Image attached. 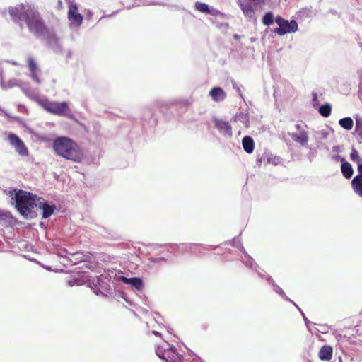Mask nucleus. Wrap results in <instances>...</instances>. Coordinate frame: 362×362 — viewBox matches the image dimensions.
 I'll use <instances>...</instances> for the list:
<instances>
[{"instance_id": "f257e3e1", "label": "nucleus", "mask_w": 362, "mask_h": 362, "mask_svg": "<svg viewBox=\"0 0 362 362\" xmlns=\"http://www.w3.org/2000/svg\"><path fill=\"white\" fill-rule=\"evenodd\" d=\"M9 14L14 21L18 23L25 22L30 32L36 38L45 40L47 47L53 52L62 54L63 47L59 38L54 31L45 25L37 8L30 5L25 6L23 4H21L16 7H10Z\"/></svg>"}, {"instance_id": "f03ea898", "label": "nucleus", "mask_w": 362, "mask_h": 362, "mask_svg": "<svg viewBox=\"0 0 362 362\" xmlns=\"http://www.w3.org/2000/svg\"><path fill=\"white\" fill-rule=\"evenodd\" d=\"M54 153L66 160L74 162H81L83 154L78 144L67 136H58L52 144Z\"/></svg>"}, {"instance_id": "7ed1b4c3", "label": "nucleus", "mask_w": 362, "mask_h": 362, "mask_svg": "<svg viewBox=\"0 0 362 362\" xmlns=\"http://www.w3.org/2000/svg\"><path fill=\"white\" fill-rule=\"evenodd\" d=\"M38 199L37 195L23 189H15V194L11 197V199L15 202L17 211L27 219L37 217V214L33 209L37 208Z\"/></svg>"}, {"instance_id": "20e7f679", "label": "nucleus", "mask_w": 362, "mask_h": 362, "mask_svg": "<svg viewBox=\"0 0 362 362\" xmlns=\"http://www.w3.org/2000/svg\"><path fill=\"white\" fill-rule=\"evenodd\" d=\"M38 103L48 112L60 116L66 117L70 119L74 118L69 104L66 101L57 102L50 101L48 99L39 100Z\"/></svg>"}, {"instance_id": "39448f33", "label": "nucleus", "mask_w": 362, "mask_h": 362, "mask_svg": "<svg viewBox=\"0 0 362 362\" xmlns=\"http://www.w3.org/2000/svg\"><path fill=\"white\" fill-rule=\"evenodd\" d=\"M275 22L279 25L273 32L278 35L282 36L287 33H295L298 30V23L296 20L291 21L284 19L281 16H277L275 18Z\"/></svg>"}, {"instance_id": "423d86ee", "label": "nucleus", "mask_w": 362, "mask_h": 362, "mask_svg": "<svg viewBox=\"0 0 362 362\" xmlns=\"http://www.w3.org/2000/svg\"><path fill=\"white\" fill-rule=\"evenodd\" d=\"M295 131L288 132V135L292 139L300 144L302 146H305L308 142V132L306 131L307 125L301 122H297L295 126Z\"/></svg>"}, {"instance_id": "0eeeda50", "label": "nucleus", "mask_w": 362, "mask_h": 362, "mask_svg": "<svg viewBox=\"0 0 362 362\" xmlns=\"http://www.w3.org/2000/svg\"><path fill=\"white\" fill-rule=\"evenodd\" d=\"M156 352L157 356L165 362H185L182 355L177 352L175 346H171L166 349H162L158 346Z\"/></svg>"}, {"instance_id": "6e6552de", "label": "nucleus", "mask_w": 362, "mask_h": 362, "mask_svg": "<svg viewBox=\"0 0 362 362\" xmlns=\"http://www.w3.org/2000/svg\"><path fill=\"white\" fill-rule=\"evenodd\" d=\"M8 140L11 146L15 148L16 151L21 156H28V150L23 141L18 136L13 133H10L8 136Z\"/></svg>"}, {"instance_id": "1a4fd4ad", "label": "nucleus", "mask_w": 362, "mask_h": 362, "mask_svg": "<svg viewBox=\"0 0 362 362\" xmlns=\"http://www.w3.org/2000/svg\"><path fill=\"white\" fill-rule=\"evenodd\" d=\"M212 122L214 123L215 128L225 137H231L233 136L232 127L226 120L221 119L214 116Z\"/></svg>"}, {"instance_id": "9d476101", "label": "nucleus", "mask_w": 362, "mask_h": 362, "mask_svg": "<svg viewBox=\"0 0 362 362\" xmlns=\"http://www.w3.org/2000/svg\"><path fill=\"white\" fill-rule=\"evenodd\" d=\"M37 208L42 210V218H48L54 212L57 207L54 204H49L44 198L39 197Z\"/></svg>"}, {"instance_id": "9b49d317", "label": "nucleus", "mask_w": 362, "mask_h": 362, "mask_svg": "<svg viewBox=\"0 0 362 362\" xmlns=\"http://www.w3.org/2000/svg\"><path fill=\"white\" fill-rule=\"evenodd\" d=\"M68 19L74 25L79 26L83 22V16L78 12V6L75 4L69 6Z\"/></svg>"}, {"instance_id": "f8f14e48", "label": "nucleus", "mask_w": 362, "mask_h": 362, "mask_svg": "<svg viewBox=\"0 0 362 362\" xmlns=\"http://www.w3.org/2000/svg\"><path fill=\"white\" fill-rule=\"evenodd\" d=\"M258 276L262 279L267 280L271 284L274 291L279 296H280L283 299L289 302L292 301V300H291L286 296L284 290L275 283V281L273 280L271 276L267 274H263L262 272H258Z\"/></svg>"}, {"instance_id": "ddd939ff", "label": "nucleus", "mask_w": 362, "mask_h": 362, "mask_svg": "<svg viewBox=\"0 0 362 362\" xmlns=\"http://www.w3.org/2000/svg\"><path fill=\"white\" fill-rule=\"evenodd\" d=\"M93 286H91V288L97 296L102 295L104 296H107L108 294L110 293V288H107V284L100 278L97 277L96 284L93 283Z\"/></svg>"}, {"instance_id": "4468645a", "label": "nucleus", "mask_w": 362, "mask_h": 362, "mask_svg": "<svg viewBox=\"0 0 362 362\" xmlns=\"http://www.w3.org/2000/svg\"><path fill=\"white\" fill-rule=\"evenodd\" d=\"M118 279L124 284L130 285L137 291H141L144 287L143 280L139 277L127 278L126 276L119 275L118 276Z\"/></svg>"}, {"instance_id": "2eb2a0df", "label": "nucleus", "mask_w": 362, "mask_h": 362, "mask_svg": "<svg viewBox=\"0 0 362 362\" xmlns=\"http://www.w3.org/2000/svg\"><path fill=\"white\" fill-rule=\"evenodd\" d=\"M238 5L241 8L245 16L250 20H255V10L254 6L250 2L244 3L240 0H238Z\"/></svg>"}, {"instance_id": "dca6fc26", "label": "nucleus", "mask_w": 362, "mask_h": 362, "mask_svg": "<svg viewBox=\"0 0 362 362\" xmlns=\"http://www.w3.org/2000/svg\"><path fill=\"white\" fill-rule=\"evenodd\" d=\"M69 256L70 257L68 259V262H70L72 264H77L80 262H88L90 259V256L89 255H85L81 252L71 253L69 254Z\"/></svg>"}, {"instance_id": "f3484780", "label": "nucleus", "mask_w": 362, "mask_h": 362, "mask_svg": "<svg viewBox=\"0 0 362 362\" xmlns=\"http://www.w3.org/2000/svg\"><path fill=\"white\" fill-rule=\"evenodd\" d=\"M209 95L215 102H221L226 98V93L220 87H214L209 92Z\"/></svg>"}, {"instance_id": "a211bd4d", "label": "nucleus", "mask_w": 362, "mask_h": 362, "mask_svg": "<svg viewBox=\"0 0 362 362\" xmlns=\"http://www.w3.org/2000/svg\"><path fill=\"white\" fill-rule=\"evenodd\" d=\"M141 119L147 121L151 126H154L157 123L156 119L153 118V112L151 107H144L142 110Z\"/></svg>"}, {"instance_id": "6ab92c4d", "label": "nucleus", "mask_w": 362, "mask_h": 362, "mask_svg": "<svg viewBox=\"0 0 362 362\" xmlns=\"http://www.w3.org/2000/svg\"><path fill=\"white\" fill-rule=\"evenodd\" d=\"M351 186L355 193L362 197V173H359L353 178Z\"/></svg>"}, {"instance_id": "aec40b11", "label": "nucleus", "mask_w": 362, "mask_h": 362, "mask_svg": "<svg viewBox=\"0 0 362 362\" xmlns=\"http://www.w3.org/2000/svg\"><path fill=\"white\" fill-rule=\"evenodd\" d=\"M242 145L244 151L247 153H251L254 151L255 143L252 138L250 136H245L242 139Z\"/></svg>"}, {"instance_id": "412c9836", "label": "nucleus", "mask_w": 362, "mask_h": 362, "mask_svg": "<svg viewBox=\"0 0 362 362\" xmlns=\"http://www.w3.org/2000/svg\"><path fill=\"white\" fill-rule=\"evenodd\" d=\"M319 358L322 361H329L332 356V347L328 345L323 346L319 351Z\"/></svg>"}, {"instance_id": "4be33fe9", "label": "nucleus", "mask_w": 362, "mask_h": 362, "mask_svg": "<svg viewBox=\"0 0 362 362\" xmlns=\"http://www.w3.org/2000/svg\"><path fill=\"white\" fill-rule=\"evenodd\" d=\"M341 171L343 176L346 179H350L354 173L351 165L346 160H343V163L341 165Z\"/></svg>"}, {"instance_id": "5701e85b", "label": "nucleus", "mask_w": 362, "mask_h": 362, "mask_svg": "<svg viewBox=\"0 0 362 362\" xmlns=\"http://www.w3.org/2000/svg\"><path fill=\"white\" fill-rule=\"evenodd\" d=\"M19 88L21 89L23 93L28 98H33L34 95L35 94V92L34 91V90L32 89L31 87L28 84H24V85L21 84ZM37 95H38V90L36 89V97L37 96ZM36 100L38 101L39 100H37V98H36Z\"/></svg>"}, {"instance_id": "b1692460", "label": "nucleus", "mask_w": 362, "mask_h": 362, "mask_svg": "<svg viewBox=\"0 0 362 362\" xmlns=\"http://www.w3.org/2000/svg\"><path fill=\"white\" fill-rule=\"evenodd\" d=\"M339 124L346 130H351L354 126L353 119L349 117H344L339 119Z\"/></svg>"}, {"instance_id": "393cba45", "label": "nucleus", "mask_w": 362, "mask_h": 362, "mask_svg": "<svg viewBox=\"0 0 362 362\" xmlns=\"http://www.w3.org/2000/svg\"><path fill=\"white\" fill-rule=\"evenodd\" d=\"M241 261L247 267L255 270L257 274L258 275V272H259L257 271V269L259 267V266L251 256H248V257L245 260L242 259Z\"/></svg>"}, {"instance_id": "a878e982", "label": "nucleus", "mask_w": 362, "mask_h": 362, "mask_svg": "<svg viewBox=\"0 0 362 362\" xmlns=\"http://www.w3.org/2000/svg\"><path fill=\"white\" fill-rule=\"evenodd\" d=\"M275 21L274 13L272 11H267L262 17V23L264 25L269 26L274 23Z\"/></svg>"}, {"instance_id": "bb28decb", "label": "nucleus", "mask_w": 362, "mask_h": 362, "mask_svg": "<svg viewBox=\"0 0 362 362\" xmlns=\"http://www.w3.org/2000/svg\"><path fill=\"white\" fill-rule=\"evenodd\" d=\"M319 113L324 117H328L331 115L332 106L329 103L322 105L318 110Z\"/></svg>"}, {"instance_id": "cd10ccee", "label": "nucleus", "mask_w": 362, "mask_h": 362, "mask_svg": "<svg viewBox=\"0 0 362 362\" xmlns=\"http://www.w3.org/2000/svg\"><path fill=\"white\" fill-rule=\"evenodd\" d=\"M0 221L3 222V224L10 225L13 221V216L8 211H4L1 216H0Z\"/></svg>"}, {"instance_id": "c85d7f7f", "label": "nucleus", "mask_w": 362, "mask_h": 362, "mask_svg": "<svg viewBox=\"0 0 362 362\" xmlns=\"http://www.w3.org/2000/svg\"><path fill=\"white\" fill-rule=\"evenodd\" d=\"M350 158L352 161L358 164V171L359 172V165L362 164V158H360L358 152L354 148H352L350 153Z\"/></svg>"}, {"instance_id": "c756f323", "label": "nucleus", "mask_w": 362, "mask_h": 362, "mask_svg": "<svg viewBox=\"0 0 362 362\" xmlns=\"http://www.w3.org/2000/svg\"><path fill=\"white\" fill-rule=\"evenodd\" d=\"M194 7L196 10L199 11L201 13L208 14L209 12L210 7L206 3L197 1L195 3Z\"/></svg>"}, {"instance_id": "7c9ffc66", "label": "nucleus", "mask_w": 362, "mask_h": 362, "mask_svg": "<svg viewBox=\"0 0 362 362\" xmlns=\"http://www.w3.org/2000/svg\"><path fill=\"white\" fill-rule=\"evenodd\" d=\"M199 246L202 247V250H209V247L212 248L213 250H215L216 248H217L218 247V245L217 246H214V245H205V246H203V245H202L200 244L192 243L189 245V250L192 252H195L197 247H199Z\"/></svg>"}, {"instance_id": "2f4dec72", "label": "nucleus", "mask_w": 362, "mask_h": 362, "mask_svg": "<svg viewBox=\"0 0 362 362\" xmlns=\"http://www.w3.org/2000/svg\"><path fill=\"white\" fill-rule=\"evenodd\" d=\"M156 4V2L151 0H135L134 4L132 6H127V8L129 9L134 6H148Z\"/></svg>"}, {"instance_id": "473e14b6", "label": "nucleus", "mask_w": 362, "mask_h": 362, "mask_svg": "<svg viewBox=\"0 0 362 362\" xmlns=\"http://www.w3.org/2000/svg\"><path fill=\"white\" fill-rule=\"evenodd\" d=\"M21 81L16 79H12L8 81L7 83L4 82V87L1 86L3 89L11 88L14 86L20 87Z\"/></svg>"}, {"instance_id": "72a5a7b5", "label": "nucleus", "mask_w": 362, "mask_h": 362, "mask_svg": "<svg viewBox=\"0 0 362 362\" xmlns=\"http://www.w3.org/2000/svg\"><path fill=\"white\" fill-rule=\"evenodd\" d=\"M56 254L59 257L64 259V261L68 262V259L69 257H68L67 255H69V254L71 253L69 252L66 248H59L56 252Z\"/></svg>"}, {"instance_id": "f704fd0d", "label": "nucleus", "mask_w": 362, "mask_h": 362, "mask_svg": "<svg viewBox=\"0 0 362 362\" xmlns=\"http://www.w3.org/2000/svg\"><path fill=\"white\" fill-rule=\"evenodd\" d=\"M295 307L297 308V309L300 311V314H301V316L303 317L304 321H305V324L307 327V328L308 329H310V325L313 323L312 322H310L305 316V313H303V311L301 310V308L294 302V301H291V302Z\"/></svg>"}, {"instance_id": "c9c22d12", "label": "nucleus", "mask_w": 362, "mask_h": 362, "mask_svg": "<svg viewBox=\"0 0 362 362\" xmlns=\"http://www.w3.org/2000/svg\"><path fill=\"white\" fill-rule=\"evenodd\" d=\"M28 65L30 72L35 71H38L37 64L35 63L33 58L31 57L28 58Z\"/></svg>"}, {"instance_id": "e433bc0d", "label": "nucleus", "mask_w": 362, "mask_h": 362, "mask_svg": "<svg viewBox=\"0 0 362 362\" xmlns=\"http://www.w3.org/2000/svg\"><path fill=\"white\" fill-rule=\"evenodd\" d=\"M229 243L233 247H235L238 250H240L241 247H243L242 242L238 237L233 238L232 240L229 241Z\"/></svg>"}, {"instance_id": "4c0bfd02", "label": "nucleus", "mask_w": 362, "mask_h": 362, "mask_svg": "<svg viewBox=\"0 0 362 362\" xmlns=\"http://www.w3.org/2000/svg\"><path fill=\"white\" fill-rule=\"evenodd\" d=\"M30 76L31 78L34 81H35L37 84H40L42 83V81L38 76V71H31Z\"/></svg>"}, {"instance_id": "58836bf2", "label": "nucleus", "mask_w": 362, "mask_h": 362, "mask_svg": "<svg viewBox=\"0 0 362 362\" xmlns=\"http://www.w3.org/2000/svg\"><path fill=\"white\" fill-rule=\"evenodd\" d=\"M281 161V158L279 157V156H274L273 158L269 157L267 158V162L268 163H274L275 165H278Z\"/></svg>"}, {"instance_id": "ea45409f", "label": "nucleus", "mask_w": 362, "mask_h": 362, "mask_svg": "<svg viewBox=\"0 0 362 362\" xmlns=\"http://www.w3.org/2000/svg\"><path fill=\"white\" fill-rule=\"evenodd\" d=\"M208 14L211 15L215 17L222 15L221 12L219 11L218 10L214 9V8H211L209 9V12Z\"/></svg>"}, {"instance_id": "a19ab883", "label": "nucleus", "mask_w": 362, "mask_h": 362, "mask_svg": "<svg viewBox=\"0 0 362 362\" xmlns=\"http://www.w3.org/2000/svg\"><path fill=\"white\" fill-rule=\"evenodd\" d=\"M361 125L362 124L361 119L359 118H356L354 132H357L360 129Z\"/></svg>"}, {"instance_id": "79ce46f5", "label": "nucleus", "mask_w": 362, "mask_h": 362, "mask_svg": "<svg viewBox=\"0 0 362 362\" xmlns=\"http://www.w3.org/2000/svg\"><path fill=\"white\" fill-rule=\"evenodd\" d=\"M332 159L335 161H340L341 163H343V160H346L344 158L341 157L339 155H335L332 157Z\"/></svg>"}, {"instance_id": "37998d69", "label": "nucleus", "mask_w": 362, "mask_h": 362, "mask_svg": "<svg viewBox=\"0 0 362 362\" xmlns=\"http://www.w3.org/2000/svg\"><path fill=\"white\" fill-rule=\"evenodd\" d=\"M150 260L152 262L157 263V262H160L162 260H165V258H163V257H152L150 259Z\"/></svg>"}, {"instance_id": "c03bdc74", "label": "nucleus", "mask_w": 362, "mask_h": 362, "mask_svg": "<svg viewBox=\"0 0 362 362\" xmlns=\"http://www.w3.org/2000/svg\"><path fill=\"white\" fill-rule=\"evenodd\" d=\"M321 333H326L328 332V327L325 325H320V329H317Z\"/></svg>"}, {"instance_id": "a18cd8bd", "label": "nucleus", "mask_w": 362, "mask_h": 362, "mask_svg": "<svg viewBox=\"0 0 362 362\" xmlns=\"http://www.w3.org/2000/svg\"><path fill=\"white\" fill-rule=\"evenodd\" d=\"M246 119V115H244L243 113L240 114V115H237L235 116V119L236 120H238V121H240V120H243V119Z\"/></svg>"}, {"instance_id": "49530a36", "label": "nucleus", "mask_w": 362, "mask_h": 362, "mask_svg": "<svg viewBox=\"0 0 362 362\" xmlns=\"http://www.w3.org/2000/svg\"><path fill=\"white\" fill-rule=\"evenodd\" d=\"M233 88L236 89L237 92L239 93L240 96L243 98V95L241 93L240 88L235 83H233Z\"/></svg>"}, {"instance_id": "de8ad7c7", "label": "nucleus", "mask_w": 362, "mask_h": 362, "mask_svg": "<svg viewBox=\"0 0 362 362\" xmlns=\"http://www.w3.org/2000/svg\"><path fill=\"white\" fill-rule=\"evenodd\" d=\"M358 134V140L359 143H362V129H359L357 132Z\"/></svg>"}, {"instance_id": "09e8293b", "label": "nucleus", "mask_w": 362, "mask_h": 362, "mask_svg": "<svg viewBox=\"0 0 362 362\" xmlns=\"http://www.w3.org/2000/svg\"><path fill=\"white\" fill-rule=\"evenodd\" d=\"M0 86L4 87V81L3 78V71L0 69Z\"/></svg>"}, {"instance_id": "8fccbe9b", "label": "nucleus", "mask_w": 362, "mask_h": 362, "mask_svg": "<svg viewBox=\"0 0 362 362\" xmlns=\"http://www.w3.org/2000/svg\"><path fill=\"white\" fill-rule=\"evenodd\" d=\"M18 110L20 111V112H26L27 111V109L26 107H25V105H18Z\"/></svg>"}, {"instance_id": "3c124183", "label": "nucleus", "mask_w": 362, "mask_h": 362, "mask_svg": "<svg viewBox=\"0 0 362 362\" xmlns=\"http://www.w3.org/2000/svg\"><path fill=\"white\" fill-rule=\"evenodd\" d=\"M240 251L242 252V253L244 255V256L245 257V258L247 259L248 257V256H250L247 252V251L245 250V249L244 248V247H241V249L240 250Z\"/></svg>"}, {"instance_id": "603ef678", "label": "nucleus", "mask_w": 362, "mask_h": 362, "mask_svg": "<svg viewBox=\"0 0 362 362\" xmlns=\"http://www.w3.org/2000/svg\"><path fill=\"white\" fill-rule=\"evenodd\" d=\"M240 251L242 252V253L244 255V256L245 257V258L247 259L248 257V256H250L247 252V251L245 250V249L244 248V247H241V249L240 250Z\"/></svg>"}, {"instance_id": "864d4df0", "label": "nucleus", "mask_w": 362, "mask_h": 362, "mask_svg": "<svg viewBox=\"0 0 362 362\" xmlns=\"http://www.w3.org/2000/svg\"><path fill=\"white\" fill-rule=\"evenodd\" d=\"M122 298L123 299H124V300H125L127 303H129V305H132V301H130V300H129L126 297V295H125L124 293H122Z\"/></svg>"}, {"instance_id": "5fc2aeb1", "label": "nucleus", "mask_w": 362, "mask_h": 362, "mask_svg": "<svg viewBox=\"0 0 362 362\" xmlns=\"http://www.w3.org/2000/svg\"><path fill=\"white\" fill-rule=\"evenodd\" d=\"M312 96H313V103L317 102V93H313Z\"/></svg>"}, {"instance_id": "6e6d98bb", "label": "nucleus", "mask_w": 362, "mask_h": 362, "mask_svg": "<svg viewBox=\"0 0 362 362\" xmlns=\"http://www.w3.org/2000/svg\"><path fill=\"white\" fill-rule=\"evenodd\" d=\"M0 111H1L2 112L4 113V115L8 117H10V118H13V119H16V117H11L4 110H3L1 107H0Z\"/></svg>"}, {"instance_id": "4d7b16f0", "label": "nucleus", "mask_w": 362, "mask_h": 362, "mask_svg": "<svg viewBox=\"0 0 362 362\" xmlns=\"http://www.w3.org/2000/svg\"><path fill=\"white\" fill-rule=\"evenodd\" d=\"M160 317H161V316H160V315L158 313H155L154 318H155L156 322L159 323L158 320V318H160Z\"/></svg>"}, {"instance_id": "13d9d810", "label": "nucleus", "mask_w": 362, "mask_h": 362, "mask_svg": "<svg viewBox=\"0 0 362 362\" xmlns=\"http://www.w3.org/2000/svg\"><path fill=\"white\" fill-rule=\"evenodd\" d=\"M321 135L323 138H327V135H328V132H327L326 131H322L321 132Z\"/></svg>"}, {"instance_id": "bf43d9fd", "label": "nucleus", "mask_w": 362, "mask_h": 362, "mask_svg": "<svg viewBox=\"0 0 362 362\" xmlns=\"http://www.w3.org/2000/svg\"><path fill=\"white\" fill-rule=\"evenodd\" d=\"M332 151H334V152L339 151V146H334L332 147Z\"/></svg>"}, {"instance_id": "052dcab7", "label": "nucleus", "mask_w": 362, "mask_h": 362, "mask_svg": "<svg viewBox=\"0 0 362 362\" xmlns=\"http://www.w3.org/2000/svg\"><path fill=\"white\" fill-rule=\"evenodd\" d=\"M39 225L42 228L45 229L47 228V225L42 221H41Z\"/></svg>"}, {"instance_id": "680f3d73", "label": "nucleus", "mask_w": 362, "mask_h": 362, "mask_svg": "<svg viewBox=\"0 0 362 362\" xmlns=\"http://www.w3.org/2000/svg\"><path fill=\"white\" fill-rule=\"evenodd\" d=\"M152 333L156 336V337H160L161 336V334L160 332H158V331H152Z\"/></svg>"}, {"instance_id": "e2e57ef3", "label": "nucleus", "mask_w": 362, "mask_h": 362, "mask_svg": "<svg viewBox=\"0 0 362 362\" xmlns=\"http://www.w3.org/2000/svg\"><path fill=\"white\" fill-rule=\"evenodd\" d=\"M86 267L88 268V269H93V266L90 264H85Z\"/></svg>"}, {"instance_id": "0e129e2a", "label": "nucleus", "mask_w": 362, "mask_h": 362, "mask_svg": "<svg viewBox=\"0 0 362 362\" xmlns=\"http://www.w3.org/2000/svg\"><path fill=\"white\" fill-rule=\"evenodd\" d=\"M240 35H238V34H235V35H233V38H234L235 40H239V39H240Z\"/></svg>"}, {"instance_id": "69168bd1", "label": "nucleus", "mask_w": 362, "mask_h": 362, "mask_svg": "<svg viewBox=\"0 0 362 362\" xmlns=\"http://www.w3.org/2000/svg\"><path fill=\"white\" fill-rule=\"evenodd\" d=\"M58 6L59 8H62V0H58Z\"/></svg>"}, {"instance_id": "338daca9", "label": "nucleus", "mask_w": 362, "mask_h": 362, "mask_svg": "<svg viewBox=\"0 0 362 362\" xmlns=\"http://www.w3.org/2000/svg\"><path fill=\"white\" fill-rule=\"evenodd\" d=\"M329 12H330L331 13H332V14H334V15L337 13V11H336L335 10H333V9H331V10L329 11Z\"/></svg>"}, {"instance_id": "774afa93", "label": "nucleus", "mask_w": 362, "mask_h": 362, "mask_svg": "<svg viewBox=\"0 0 362 362\" xmlns=\"http://www.w3.org/2000/svg\"><path fill=\"white\" fill-rule=\"evenodd\" d=\"M359 173H362V164L359 165Z\"/></svg>"}]
</instances>
